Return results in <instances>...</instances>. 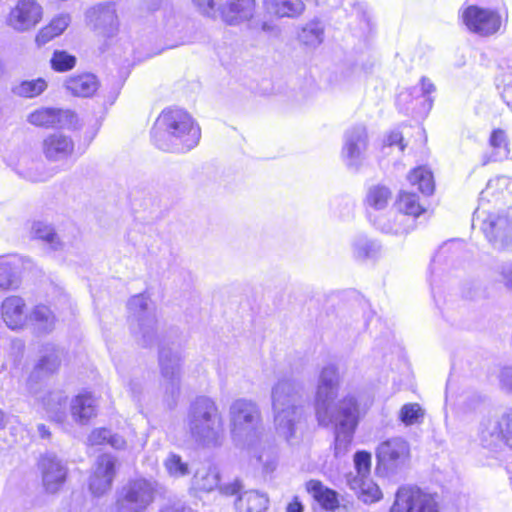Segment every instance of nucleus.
<instances>
[{"mask_svg": "<svg viewBox=\"0 0 512 512\" xmlns=\"http://www.w3.org/2000/svg\"><path fill=\"white\" fill-rule=\"evenodd\" d=\"M338 372L335 366L327 365L320 373L314 400L315 416L319 425L334 427V452L340 457L348 451L359 419L358 401L347 395L335 405L338 391Z\"/></svg>", "mask_w": 512, "mask_h": 512, "instance_id": "nucleus-1", "label": "nucleus"}, {"mask_svg": "<svg viewBox=\"0 0 512 512\" xmlns=\"http://www.w3.org/2000/svg\"><path fill=\"white\" fill-rule=\"evenodd\" d=\"M151 136L160 150L183 153L198 145L201 131L187 112L168 109L158 116Z\"/></svg>", "mask_w": 512, "mask_h": 512, "instance_id": "nucleus-2", "label": "nucleus"}, {"mask_svg": "<svg viewBox=\"0 0 512 512\" xmlns=\"http://www.w3.org/2000/svg\"><path fill=\"white\" fill-rule=\"evenodd\" d=\"M184 423L191 439L199 446L214 448L222 445L225 436L224 421L212 398H195L187 409Z\"/></svg>", "mask_w": 512, "mask_h": 512, "instance_id": "nucleus-3", "label": "nucleus"}, {"mask_svg": "<svg viewBox=\"0 0 512 512\" xmlns=\"http://www.w3.org/2000/svg\"><path fill=\"white\" fill-rule=\"evenodd\" d=\"M303 387L292 379H281L272 387L271 402L276 432L287 442L295 437L296 425L304 416Z\"/></svg>", "mask_w": 512, "mask_h": 512, "instance_id": "nucleus-4", "label": "nucleus"}, {"mask_svg": "<svg viewBox=\"0 0 512 512\" xmlns=\"http://www.w3.org/2000/svg\"><path fill=\"white\" fill-rule=\"evenodd\" d=\"M231 434L235 441L253 447L261 441L263 421L259 405L247 398H239L229 407Z\"/></svg>", "mask_w": 512, "mask_h": 512, "instance_id": "nucleus-5", "label": "nucleus"}, {"mask_svg": "<svg viewBox=\"0 0 512 512\" xmlns=\"http://www.w3.org/2000/svg\"><path fill=\"white\" fill-rule=\"evenodd\" d=\"M128 309L130 330L137 343L143 347L153 345L157 337V320L148 299L141 294L135 295L129 300Z\"/></svg>", "mask_w": 512, "mask_h": 512, "instance_id": "nucleus-6", "label": "nucleus"}, {"mask_svg": "<svg viewBox=\"0 0 512 512\" xmlns=\"http://www.w3.org/2000/svg\"><path fill=\"white\" fill-rule=\"evenodd\" d=\"M424 211L416 194L401 192L396 201L394 213L397 224L392 225L390 218H381L375 221V227L386 234L403 235L414 228L415 218Z\"/></svg>", "mask_w": 512, "mask_h": 512, "instance_id": "nucleus-7", "label": "nucleus"}, {"mask_svg": "<svg viewBox=\"0 0 512 512\" xmlns=\"http://www.w3.org/2000/svg\"><path fill=\"white\" fill-rule=\"evenodd\" d=\"M159 365L162 376L161 386L165 394L164 399L169 407H173L180 394L182 366L180 346L175 344L172 346L161 344L159 350Z\"/></svg>", "mask_w": 512, "mask_h": 512, "instance_id": "nucleus-8", "label": "nucleus"}, {"mask_svg": "<svg viewBox=\"0 0 512 512\" xmlns=\"http://www.w3.org/2000/svg\"><path fill=\"white\" fill-rule=\"evenodd\" d=\"M390 512H440L439 497L416 486H403L397 490Z\"/></svg>", "mask_w": 512, "mask_h": 512, "instance_id": "nucleus-9", "label": "nucleus"}, {"mask_svg": "<svg viewBox=\"0 0 512 512\" xmlns=\"http://www.w3.org/2000/svg\"><path fill=\"white\" fill-rule=\"evenodd\" d=\"M369 135L365 125L356 124L347 128L342 137L341 159L345 166L357 171L367 157Z\"/></svg>", "mask_w": 512, "mask_h": 512, "instance_id": "nucleus-10", "label": "nucleus"}, {"mask_svg": "<svg viewBox=\"0 0 512 512\" xmlns=\"http://www.w3.org/2000/svg\"><path fill=\"white\" fill-rule=\"evenodd\" d=\"M156 482L144 478L130 480L117 501L118 512H143L153 501Z\"/></svg>", "mask_w": 512, "mask_h": 512, "instance_id": "nucleus-11", "label": "nucleus"}, {"mask_svg": "<svg viewBox=\"0 0 512 512\" xmlns=\"http://www.w3.org/2000/svg\"><path fill=\"white\" fill-rule=\"evenodd\" d=\"M463 22L470 32L488 37L499 32L502 26L500 13L491 8L469 5L462 12Z\"/></svg>", "mask_w": 512, "mask_h": 512, "instance_id": "nucleus-12", "label": "nucleus"}, {"mask_svg": "<svg viewBox=\"0 0 512 512\" xmlns=\"http://www.w3.org/2000/svg\"><path fill=\"white\" fill-rule=\"evenodd\" d=\"M475 221L481 222L483 233L495 247L501 249L510 242L512 222L507 216L486 213L477 209L474 213L473 223Z\"/></svg>", "mask_w": 512, "mask_h": 512, "instance_id": "nucleus-13", "label": "nucleus"}, {"mask_svg": "<svg viewBox=\"0 0 512 512\" xmlns=\"http://www.w3.org/2000/svg\"><path fill=\"white\" fill-rule=\"evenodd\" d=\"M43 9L36 0H18L7 16V25L17 32L33 29L42 19Z\"/></svg>", "mask_w": 512, "mask_h": 512, "instance_id": "nucleus-14", "label": "nucleus"}, {"mask_svg": "<svg viewBox=\"0 0 512 512\" xmlns=\"http://www.w3.org/2000/svg\"><path fill=\"white\" fill-rule=\"evenodd\" d=\"M38 468L45 491L57 493L66 481L68 469L65 463L56 454L47 452L40 457Z\"/></svg>", "mask_w": 512, "mask_h": 512, "instance_id": "nucleus-15", "label": "nucleus"}, {"mask_svg": "<svg viewBox=\"0 0 512 512\" xmlns=\"http://www.w3.org/2000/svg\"><path fill=\"white\" fill-rule=\"evenodd\" d=\"M378 462L387 469H396L410 458L409 443L402 437H393L381 442L377 448Z\"/></svg>", "mask_w": 512, "mask_h": 512, "instance_id": "nucleus-16", "label": "nucleus"}, {"mask_svg": "<svg viewBox=\"0 0 512 512\" xmlns=\"http://www.w3.org/2000/svg\"><path fill=\"white\" fill-rule=\"evenodd\" d=\"M28 121L35 126L45 128L76 129L78 127V117L71 110L41 108L32 112Z\"/></svg>", "mask_w": 512, "mask_h": 512, "instance_id": "nucleus-17", "label": "nucleus"}, {"mask_svg": "<svg viewBox=\"0 0 512 512\" xmlns=\"http://www.w3.org/2000/svg\"><path fill=\"white\" fill-rule=\"evenodd\" d=\"M115 463V457L110 454H102L97 458L89 478V489L93 495L99 497L111 489L115 477Z\"/></svg>", "mask_w": 512, "mask_h": 512, "instance_id": "nucleus-18", "label": "nucleus"}, {"mask_svg": "<svg viewBox=\"0 0 512 512\" xmlns=\"http://www.w3.org/2000/svg\"><path fill=\"white\" fill-rule=\"evenodd\" d=\"M87 24L99 35L110 38L118 31V19L110 7H92L85 14Z\"/></svg>", "mask_w": 512, "mask_h": 512, "instance_id": "nucleus-19", "label": "nucleus"}, {"mask_svg": "<svg viewBox=\"0 0 512 512\" xmlns=\"http://www.w3.org/2000/svg\"><path fill=\"white\" fill-rule=\"evenodd\" d=\"M392 200V191L389 187L381 184L373 185L368 188L364 205L369 220L375 226V221L381 219V214L390 204Z\"/></svg>", "mask_w": 512, "mask_h": 512, "instance_id": "nucleus-20", "label": "nucleus"}, {"mask_svg": "<svg viewBox=\"0 0 512 512\" xmlns=\"http://www.w3.org/2000/svg\"><path fill=\"white\" fill-rule=\"evenodd\" d=\"M1 317L3 322L11 330L22 329L27 320L26 303L19 296H10L3 300L1 307Z\"/></svg>", "mask_w": 512, "mask_h": 512, "instance_id": "nucleus-21", "label": "nucleus"}, {"mask_svg": "<svg viewBox=\"0 0 512 512\" xmlns=\"http://www.w3.org/2000/svg\"><path fill=\"white\" fill-rule=\"evenodd\" d=\"M74 151V141L60 132L50 134L43 141V152L47 159L60 161L67 159Z\"/></svg>", "mask_w": 512, "mask_h": 512, "instance_id": "nucleus-22", "label": "nucleus"}, {"mask_svg": "<svg viewBox=\"0 0 512 512\" xmlns=\"http://www.w3.org/2000/svg\"><path fill=\"white\" fill-rule=\"evenodd\" d=\"M255 12V0H229L222 8L223 20L229 25H236L250 20Z\"/></svg>", "mask_w": 512, "mask_h": 512, "instance_id": "nucleus-23", "label": "nucleus"}, {"mask_svg": "<svg viewBox=\"0 0 512 512\" xmlns=\"http://www.w3.org/2000/svg\"><path fill=\"white\" fill-rule=\"evenodd\" d=\"M36 399L42 403L44 410L53 421L60 424L64 422L67 416V396L63 391L56 390L47 392L45 395H36Z\"/></svg>", "mask_w": 512, "mask_h": 512, "instance_id": "nucleus-24", "label": "nucleus"}, {"mask_svg": "<svg viewBox=\"0 0 512 512\" xmlns=\"http://www.w3.org/2000/svg\"><path fill=\"white\" fill-rule=\"evenodd\" d=\"M263 7L267 14L276 18H297L305 10L303 0H264Z\"/></svg>", "mask_w": 512, "mask_h": 512, "instance_id": "nucleus-25", "label": "nucleus"}, {"mask_svg": "<svg viewBox=\"0 0 512 512\" xmlns=\"http://www.w3.org/2000/svg\"><path fill=\"white\" fill-rule=\"evenodd\" d=\"M435 91V86L431 82L430 79L426 77H422L420 80V86H414L411 89H407L406 91H402L397 96V105L398 107L407 113L410 110V102L412 99L423 98L425 102L428 103V107L432 106V99L429 95Z\"/></svg>", "mask_w": 512, "mask_h": 512, "instance_id": "nucleus-26", "label": "nucleus"}, {"mask_svg": "<svg viewBox=\"0 0 512 512\" xmlns=\"http://www.w3.org/2000/svg\"><path fill=\"white\" fill-rule=\"evenodd\" d=\"M96 408V399L90 393H83L72 399L70 413L76 423L85 425L96 416Z\"/></svg>", "mask_w": 512, "mask_h": 512, "instance_id": "nucleus-27", "label": "nucleus"}, {"mask_svg": "<svg viewBox=\"0 0 512 512\" xmlns=\"http://www.w3.org/2000/svg\"><path fill=\"white\" fill-rule=\"evenodd\" d=\"M503 415L499 418H488L481 422L479 438L483 446L488 448L497 447L504 442Z\"/></svg>", "mask_w": 512, "mask_h": 512, "instance_id": "nucleus-28", "label": "nucleus"}, {"mask_svg": "<svg viewBox=\"0 0 512 512\" xmlns=\"http://www.w3.org/2000/svg\"><path fill=\"white\" fill-rule=\"evenodd\" d=\"M64 85L72 95L78 97H90L99 87L96 76L91 73L71 76L66 79Z\"/></svg>", "mask_w": 512, "mask_h": 512, "instance_id": "nucleus-29", "label": "nucleus"}, {"mask_svg": "<svg viewBox=\"0 0 512 512\" xmlns=\"http://www.w3.org/2000/svg\"><path fill=\"white\" fill-rule=\"evenodd\" d=\"M325 37V25L318 19L314 18L305 23L298 32L299 42L309 49H316L320 46Z\"/></svg>", "mask_w": 512, "mask_h": 512, "instance_id": "nucleus-30", "label": "nucleus"}, {"mask_svg": "<svg viewBox=\"0 0 512 512\" xmlns=\"http://www.w3.org/2000/svg\"><path fill=\"white\" fill-rule=\"evenodd\" d=\"M306 488L323 509L334 511L339 507L337 493L334 490L325 487L320 481L310 480L307 482Z\"/></svg>", "mask_w": 512, "mask_h": 512, "instance_id": "nucleus-31", "label": "nucleus"}, {"mask_svg": "<svg viewBox=\"0 0 512 512\" xmlns=\"http://www.w3.org/2000/svg\"><path fill=\"white\" fill-rule=\"evenodd\" d=\"M349 486L354 490L360 500L370 504L379 501L382 493L377 484L368 477H351L348 479Z\"/></svg>", "mask_w": 512, "mask_h": 512, "instance_id": "nucleus-32", "label": "nucleus"}, {"mask_svg": "<svg viewBox=\"0 0 512 512\" xmlns=\"http://www.w3.org/2000/svg\"><path fill=\"white\" fill-rule=\"evenodd\" d=\"M351 248L353 257L360 261L376 259L381 251L379 243L364 234L354 237L351 242Z\"/></svg>", "mask_w": 512, "mask_h": 512, "instance_id": "nucleus-33", "label": "nucleus"}, {"mask_svg": "<svg viewBox=\"0 0 512 512\" xmlns=\"http://www.w3.org/2000/svg\"><path fill=\"white\" fill-rule=\"evenodd\" d=\"M28 319L38 333L47 334L55 328V315L46 305H36L29 314Z\"/></svg>", "mask_w": 512, "mask_h": 512, "instance_id": "nucleus-34", "label": "nucleus"}, {"mask_svg": "<svg viewBox=\"0 0 512 512\" xmlns=\"http://www.w3.org/2000/svg\"><path fill=\"white\" fill-rule=\"evenodd\" d=\"M268 504L265 494L252 490L242 493L235 505L239 512H266Z\"/></svg>", "mask_w": 512, "mask_h": 512, "instance_id": "nucleus-35", "label": "nucleus"}, {"mask_svg": "<svg viewBox=\"0 0 512 512\" xmlns=\"http://www.w3.org/2000/svg\"><path fill=\"white\" fill-rule=\"evenodd\" d=\"M64 352L62 349L48 344L44 347V353L38 361L34 374H52L59 368Z\"/></svg>", "mask_w": 512, "mask_h": 512, "instance_id": "nucleus-36", "label": "nucleus"}, {"mask_svg": "<svg viewBox=\"0 0 512 512\" xmlns=\"http://www.w3.org/2000/svg\"><path fill=\"white\" fill-rule=\"evenodd\" d=\"M408 181L425 195H431L434 192L433 175L426 167L420 166L413 169L408 175Z\"/></svg>", "mask_w": 512, "mask_h": 512, "instance_id": "nucleus-37", "label": "nucleus"}, {"mask_svg": "<svg viewBox=\"0 0 512 512\" xmlns=\"http://www.w3.org/2000/svg\"><path fill=\"white\" fill-rule=\"evenodd\" d=\"M194 486L201 491H212L219 485V472L215 467L200 469L194 475Z\"/></svg>", "mask_w": 512, "mask_h": 512, "instance_id": "nucleus-38", "label": "nucleus"}, {"mask_svg": "<svg viewBox=\"0 0 512 512\" xmlns=\"http://www.w3.org/2000/svg\"><path fill=\"white\" fill-rule=\"evenodd\" d=\"M47 88L43 78L25 80L13 88V92L21 97L33 98L40 95Z\"/></svg>", "mask_w": 512, "mask_h": 512, "instance_id": "nucleus-39", "label": "nucleus"}, {"mask_svg": "<svg viewBox=\"0 0 512 512\" xmlns=\"http://www.w3.org/2000/svg\"><path fill=\"white\" fill-rule=\"evenodd\" d=\"M32 233L35 238L47 242L53 250H58L62 246L53 227L45 222H35L32 226Z\"/></svg>", "mask_w": 512, "mask_h": 512, "instance_id": "nucleus-40", "label": "nucleus"}, {"mask_svg": "<svg viewBox=\"0 0 512 512\" xmlns=\"http://www.w3.org/2000/svg\"><path fill=\"white\" fill-rule=\"evenodd\" d=\"M424 415L425 411L418 403H407L399 411V420L406 426H411L421 423Z\"/></svg>", "mask_w": 512, "mask_h": 512, "instance_id": "nucleus-41", "label": "nucleus"}, {"mask_svg": "<svg viewBox=\"0 0 512 512\" xmlns=\"http://www.w3.org/2000/svg\"><path fill=\"white\" fill-rule=\"evenodd\" d=\"M164 467L171 477L179 478L189 474V467L176 453H169L164 460Z\"/></svg>", "mask_w": 512, "mask_h": 512, "instance_id": "nucleus-42", "label": "nucleus"}, {"mask_svg": "<svg viewBox=\"0 0 512 512\" xmlns=\"http://www.w3.org/2000/svg\"><path fill=\"white\" fill-rule=\"evenodd\" d=\"M50 63L55 71L65 72L74 68L76 58L66 51L56 50L51 57Z\"/></svg>", "mask_w": 512, "mask_h": 512, "instance_id": "nucleus-43", "label": "nucleus"}, {"mask_svg": "<svg viewBox=\"0 0 512 512\" xmlns=\"http://www.w3.org/2000/svg\"><path fill=\"white\" fill-rule=\"evenodd\" d=\"M18 285L17 269L8 262H0V291Z\"/></svg>", "mask_w": 512, "mask_h": 512, "instance_id": "nucleus-44", "label": "nucleus"}, {"mask_svg": "<svg viewBox=\"0 0 512 512\" xmlns=\"http://www.w3.org/2000/svg\"><path fill=\"white\" fill-rule=\"evenodd\" d=\"M21 175L31 182H44L51 177L41 162H33L30 167L21 172Z\"/></svg>", "mask_w": 512, "mask_h": 512, "instance_id": "nucleus-45", "label": "nucleus"}, {"mask_svg": "<svg viewBox=\"0 0 512 512\" xmlns=\"http://www.w3.org/2000/svg\"><path fill=\"white\" fill-rule=\"evenodd\" d=\"M354 463L357 474L354 477L366 478L371 468V455L365 451H358L354 456Z\"/></svg>", "mask_w": 512, "mask_h": 512, "instance_id": "nucleus-46", "label": "nucleus"}, {"mask_svg": "<svg viewBox=\"0 0 512 512\" xmlns=\"http://www.w3.org/2000/svg\"><path fill=\"white\" fill-rule=\"evenodd\" d=\"M490 145L493 148L498 149L499 152L505 157L509 154L507 137L505 132L501 129H497L492 132L490 137Z\"/></svg>", "mask_w": 512, "mask_h": 512, "instance_id": "nucleus-47", "label": "nucleus"}, {"mask_svg": "<svg viewBox=\"0 0 512 512\" xmlns=\"http://www.w3.org/2000/svg\"><path fill=\"white\" fill-rule=\"evenodd\" d=\"M111 430L106 428H99L93 430L88 436L90 445H103L108 444Z\"/></svg>", "mask_w": 512, "mask_h": 512, "instance_id": "nucleus-48", "label": "nucleus"}, {"mask_svg": "<svg viewBox=\"0 0 512 512\" xmlns=\"http://www.w3.org/2000/svg\"><path fill=\"white\" fill-rule=\"evenodd\" d=\"M70 22H71V18L69 16V14H60V15L54 17L49 24L53 28L55 33H57L58 35H61L65 31V29L69 26Z\"/></svg>", "mask_w": 512, "mask_h": 512, "instance_id": "nucleus-49", "label": "nucleus"}, {"mask_svg": "<svg viewBox=\"0 0 512 512\" xmlns=\"http://www.w3.org/2000/svg\"><path fill=\"white\" fill-rule=\"evenodd\" d=\"M59 36L57 33H55V31L53 30V28L50 26V24H48L47 26L43 27L39 32L38 34L36 35V43L39 45V46H42V45H45L46 43H48L49 41H51L53 38Z\"/></svg>", "mask_w": 512, "mask_h": 512, "instance_id": "nucleus-50", "label": "nucleus"}, {"mask_svg": "<svg viewBox=\"0 0 512 512\" xmlns=\"http://www.w3.org/2000/svg\"><path fill=\"white\" fill-rule=\"evenodd\" d=\"M504 443L512 448V412L503 414Z\"/></svg>", "mask_w": 512, "mask_h": 512, "instance_id": "nucleus-51", "label": "nucleus"}, {"mask_svg": "<svg viewBox=\"0 0 512 512\" xmlns=\"http://www.w3.org/2000/svg\"><path fill=\"white\" fill-rule=\"evenodd\" d=\"M193 3L200 9V11L207 16H214L215 14V0H192Z\"/></svg>", "mask_w": 512, "mask_h": 512, "instance_id": "nucleus-52", "label": "nucleus"}, {"mask_svg": "<svg viewBox=\"0 0 512 512\" xmlns=\"http://www.w3.org/2000/svg\"><path fill=\"white\" fill-rule=\"evenodd\" d=\"M108 444L117 450H125L128 449L127 442L124 440V438L119 434H113L110 433L109 442Z\"/></svg>", "mask_w": 512, "mask_h": 512, "instance_id": "nucleus-53", "label": "nucleus"}, {"mask_svg": "<svg viewBox=\"0 0 512 512\" xmlns=\"http://www.w3.org/2000/svg\"><path fill=\"white\" fill-rule=\"evenodd\" d=\"M387 143L389 146L399 145L400 151H403L405 145L403 144V136L398 131H393L387 138Z\"/></svg>", "mask_w": 512, "mask_h": 512, "instance_id": "nucleus-54", "label": "nucleus"}, {"mask_svg": "<svg viewBox=\"0 0 512 512\" xmlns=\"http://www.w3.org/2000/svg\"><path fill=\"white\" fill-rule=\"evenodd\" d=\"M501 275L505 285L512 290V266H504L502 268Z\"/></svg>", "mask_w": 512, "mask_h": 512, "instance_id": "nucleus-55", "label": "nucleus"}, {"mask_svg": "<svg viewBox=\"0 0 512 512\" xmlns=\"http://www.w3.org/2000/svg\"><path fill=\"white\" fill-rule=\"evenodd\" d=\"M287 512H302L303 511V505L302 503L298 500L297 497H295L288 505H287V508H286Z\"/></svg>", "mask_w": 512, "mask_h": 512, "instance_id": "nucleus-56", "label": "nucleus"}, {"mask_svg": "<svg viewBox=\"0 0 512 512\" xmlns=\"http://www.w3.org/2000/svg\"><path fill=\"white\" fill-rule=\"evenodd\" d=\"M38 433L41 438H49L50 437V431L44 424H39L37 427Z\"/></svg>", "mask_w": 512, "mask_h": 512, "instance_id": "nucleus-57", "label": "nucleus"}, {"mask_svg": "<svg viewBox=\"0 0 512 512\" xmlns=\"http://www.w3.org/2000/svg\"><path fill=\"white\" fill-rule=\"evenodd\" d=\"M396 212V210H393V211H390L388 214H379V217H386V218H390L391 219V224L392 225H395L397 224V222L394 220V213Z\"/></svg>", "mask_w": 512, "mask_h": 512, "instance_id": "nucleus-58", "label": "nucleus"}, {"mask_svg": "<svg viewBox=\"0 0 512 512\" xmlns=\"http://www.w3.org/2000/svg\"><path fill=\"white\" fill-rule=\"evenodd\" d=\"M5 427V414L0 409V429H3Z\"/></svg>", "mask_w": 512, "mask_h": 512, "instance_id": "nucleus-59", "label": "nucleus"}, {"mask_svg": "<svg viewBox=\"0 0 512 512\" xmlns=\"http://www.w3.org/2000/svg\"><path fill=\"white\" fill-rule=\"evenodd\" d=\"M338 1H339V0H333L332 2H333V3H336V2H338ZM315 3H316L317 5H319V4H321V3H323V4H330V3H331V0H315Z\"/></svg>", "mask_w": 512, "mask_h": 512, "instance_id": "nucleus-60", "label": "nucleus"}, {"mask_svg": "<svg viewBox=\"0 0 512 512\" xmlns=\"http://www.w3.org/2000/svg\"><path fill=\"white\" fill-rule=\"evenodd\" d=\"M253 455L257 458L259 462H263V455L258 454L256 450L253 451Z\"/></svg>", "mask_w": 512, "mask_h": 512, "instance_id": "nucleus-61", "label": "nucleus"}, {"mask_svg": "<svg viewBox=\"0 0 512 512\" xmlns=\"http://www.w3.org/2000/svg\"><path fill=\"white\" fill-rule=\"evenodd\" d=\"M440 260V255H437L436 258L433 259L432 265L435 266L436 263Z\"/></svg>", "mask_w": 512, "mask_h": 512, "instance_id": "nucleus-62", "label": "nucleus"}]
</instances>
